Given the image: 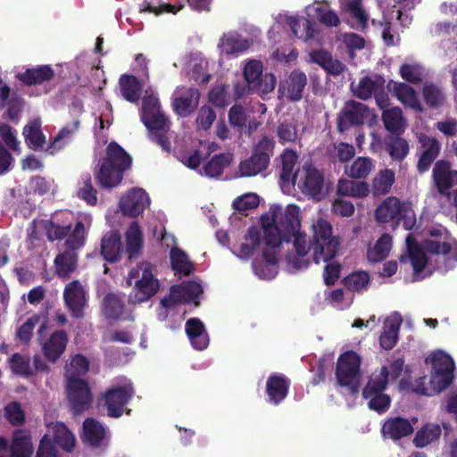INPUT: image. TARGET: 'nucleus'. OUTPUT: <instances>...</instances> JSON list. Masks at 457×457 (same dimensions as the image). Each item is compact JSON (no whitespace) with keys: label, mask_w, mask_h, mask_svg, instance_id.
Instances as JSON below:
<instances>
[{"label":"nucleus","mask_w":457,"mask_h":457,"mask_svg":"<svg viewBox=\"0 0 457 457\" xmlns=\"http://www.w3.org/2000/svg\"><path fill=\"white\" fill-rule=\"evenodd\" d=\"M270 212L271 216L265 214L261 217L264 242L268 246L276 248L282 242L293 239L296 253L291 260L294 268L299 270L309 266L310 262L305 256L311 250L316 264L336 257L340 242L332 236V226L328 220L320 218L312 225V239L307 245L306 235L300 231V208L296 204H288L285 212L280 206L274 205Z\"/></svg>","instance_id":"f257e3e1"},{"label":"nucleus","mask_w":457,"mask_h":457,"mask_svg":"<svg viewBox=\"0 0 457 457\" xmlns=\"http://www.w3.org/2000/svg\"><path fill=\"white\" fill-rule=\"evenodd\" d=\"M131 163L130 155L118 143L111 142L106 147L105 156L95 170L94 175L97 184L104 189L118 187Z\"/></svg>","instance_id":"f03ea898"},{"label":"nucleus","mask_w":457,"mask_h":457,"mask_svg":"<svg viewBox=\"0 0 457 457\" xmlns=\"http://www.w3.org/2000/svg\"><path fill=\"white\" fill-rule=\"evenodd\" d=\"M154 266L147 262L138 263L128 275L127 285L132 286L128 296V303L131 305L140 304L151 299L160 288L159 279L154 274Z\"/></svg>","instance_id":"7ed1b4c3"},{"label":"nucleus","mask_w":457,"mask_h":457,"mask_svg":"<svg viewBox=\"0 0 457 457\" xmlns=\"http://www.w3.org/2000/svg\"><path fill=\"white\" fill-rule=\"evenodd\" d=\"M378 222H394L398 225L403 222L406 230H411L416 224V216L411 202L400 201L395 196H388L375 210Z\"/></svg>","instance_id":"20e7f679"},{"label":"nucleus","mask_w":457,"mask_h":457,"mask_svg":"<svg viewBox=\"0 0 457 457\" xmlns=\"http://www.w3.org/2000/svg\"><path fill=\"white\" fill-rule=\"evenodd\" d=\"M275 141L273 138L263 136L253 148L249 158L240 162L238 165L239 178L253 177L265 171L273 155Z\"/></svg>","instance_id":"39448f33"},{"label":"nucleus","mask_w":457,"mask_h":457,"mask_svg":"<svg viewBox=\"0 0 457 457\" xmlns=\"http://www.w3.org/2000/svg\"><path fill=\"white\" fill-rule=\"evenodd\" d=\"M361 358L353 351L342 353L337 362L336 378L337 384L346 387L351 395L359 392L361 386Z\"/></svg>","instance_id":"423d86ee"},{"label":"nucleus","mask_w":457,"mask_h":457,"mask_svg":"<svg viewBox=\"0 0 457 457\" xmlns=\"http://www.w3.org/2000/svg\"><path fill=\"white\" fill-rule=\"evenodd\" d=\"M53 431V441L48 435H44L40 439L36 457H60L55 445L67 453L72 452L76 439L70 429L62 422L48 425Z\"/></svg>","instance_id":"0eeeda50"},{"label":"nucleus","mask_w":457,"mask_h":457,"mask_svg":"<svg viewBox=\"0 0 457 457\" xmlns=\"http://www.w3.org/2000/svg\"><path fill=\"white\" fill-rule=\"evenodd\" d=\"M428 361H430L432 366L429 378L431 390L434 393H440L453 383L455 370L454 361L449 354L443 351L435 352L430 358L426 359L427 362Z\"/></svg>","instance_id":"6e6552de"},{"label":"nucleus","mask_w":457,"mask_h":457,"mask_svg":"<svg viewBox=\"0 0 457 457\" xmlns=\"http://www.w3.org/2000/svg\"><path fill=\"white\" fill-rule=\"evenodd\" d=\"M66 393L75 414H81L91 407L93 395L87 380L83 378H67Z\"/></svg>","instance_id":"1a4fd4ad"},{"label":"nucleus","mask_w":457,"mask_h":457,"mask_svg":"<svg viewBox=\"0 0 457 457\" xmlns=\"http://www.w3.org/2000/svg\"><path fill=\"white\" fill-rule=\"evenodd\" d=\"M9 368L14 375L27 378L37 373L50 372V367L38 354H35L31 359L29 355L15 353L9 359Z\"/></svg>","instance_id":"9d476101"},{"label":"nucleus","mask_w":457,"mask_h":457,"mask_svg":"<svg viewBox=\"0 0 457 457\" xmlns=\"http://www.w3.org/2000/svg\"><path fill=\"white\" fill-rule=\"evenodd\" d=\"M370 116L368 106L354 100L347 101L337 119V130L343 133L352 127L364 124Z\"/></svg>","instance_id":"9b49d317"},{"label":"nucleus","mask_w":457,"mask_h":457,"mask_svg":"<svg viewBox=\"0 0 457 457\" xmlns=\"http://www.w3.org/2000/svg\"><path fill=\"white\" fill-rule=\"evenodd\" d=\"M134 395L135 391L130 384L107 389L103 397L108 416L115 419L120 418L124 412L125 406Z\"/></svg>","instance_id":"f8f14e48"},{"label":"nucleus","mask_w":457,"mask_h":457,"mask_svg":"<svg viewBox=\"0 0 457 457\" xmlns=\"http://www.w3.org/2000/svg\"><path fill=\"white\" fill-rule=\"evenodd\" d=\"M141 120L150 131L169 129L168 120L161 111L160 101L155 96L143 98Z\"/></svg>","instance_id":"ddd939ff"},{"label":"nucleus","mask_w":457,"mask_h":457,"mask_svg":"<svg viewBox=\"0 0 457 457\" xmlns=\"http://www.w3.org/2000/svg\"><path fill=\"white\" fill-rule=\"evenodd\" d=\"M63 300L73 318H84V310L87 306V300L86 292L79 280H73L65 286Z\"/></svg>","instance_id":"4468645a"},{"label":"nucleus","mask_w":457,"mask_h":457,"mask_svg":"<svg viewBox=\"0 0 457 457\" xmlns=\"http://www.w3.org/2000/svg\"><path fill=\"white\" fill-rule=\"evenodd\" d=\"M432 179L437 192L442 195H450V190L457 185V170L452 169V163L445 160L436 162Z\"/></svg>","instance_id":"2eb2a0df"},{"label":"nucleus","mask_w":457,"mask_h":457,"mask_svg":"<svg viewBox=\"0 0 457 457\" xmlns=\"http://www.w3.org/2000/svg\"><path fill=\"white\" fill-rule=\"evenodd\" d=\"M306 85L307 77L305 73L295 69L285 79L280 81L278 93L291 102H297L303 98Z\"/></svg>","instance_id":"dca6fc26"},{"label":"nucleus","mask_w":457,"mask_h":457,"mask_svg":"<svg viewBox=\"0 0 457 457\" xmlns=\"http://www.w3.org/2000/svg\"><path fill=\"white\" fill-rule=\"evenodd\" d=\"M419 143L420 144V154L417 162V170L419 173L428 171L437 158L441 145L435 137H430L425 134H420L419 137Z\"/></svg>","instance_id":"f3484780"},{"label":"nucleus","mask_w":457,"mask_h":457,"mask_svg":"<svg viewBox=\"0 0 457 457\" xmlns=\"http://www.w3.org/2000/svg\"><path fill=\"white\" fill-rule=\"evenodd\" d=\"M149 198L145 190L133 188L120 201V209L123 215L135 218L141 214Z\"/></svg>","instance_id":"a211bd4d"},{"label":"nucleus","mask_w":457,"mask_h":457,"mask_svg":"<svg viewBox=\"0 0 457 457\" xmlns=\"http://www.w3.org/2000/svg\"><path fill=\"white\" fill-rule=\"evenodd\" d=\"M68 340L64 330L53 332L44 343H41L45 358L52 363L57 362L66 350Z\"/></svg>","instance_id":"6ab92c4d"},{"label":"nucleus","mask_w":457,"mask_h":457,"mask_svg":"<svg viewBox=\"0 0 457 457\" xmlns=\"http://www.w3.org/2000/svg\"><path fill=\"white\" fill-rule=\"evenodd\" d=\"M9 453L11 457L33 456L34 445L31 433L29 429L18 428L12 432Z\"/></svg>","instance_id":"aec40b11"},{"label":"nucleus","mask_w":457,"mask_h":457,"mask_svg":"<svg viewBox=\"0 0 457 457\" xmlns=\"http://www.w3.org/2000/svg\"><path fill=\"white\" fill-rule=\"evenodd\" d=\"M101 255L110 263L118 262L123 253L121 236L118 230H110L101 240Z\"/></svg>","instance_id":"412c9836"},{"label":"nucleus","mask_w":457,"mask_h":457,"mask_svg":"<svg viewBox=\"0 0 457 457\" xmlns=\"http://www.w3.org/2000/svg\"><path fill=\"white\" fill-rule=\"evenodd\" d=\"M291 380L284 374L272 373L266 382V392L271 403L278 405L288 395Z\"/></svg>","instance_id":"4be33fe9"},{"label":"nucleus","mask_w":457,"mask_h":457,"mask_svg":"<svg viewBox=\"0 0 457 457\" xmlns=\"http://www.w3.org/2000/svg\"><path fill=\"white\" fill-rule=\"evenodd\" d=\"M304 177L301 189L303 194L311 195L312 197H320L322 194L324 187V176L321 171L312 164H304L303 167Z\"/></svg>","instance_id":"5701e85b"},{"label":"nucleus","mask_w":457,"mask_h":457,"mask_svg":"<svg viewBox=\"0 0 457 457\" xmlns=\"http://www.w3.org/2000/svg\"><path fill=\"white\" fill-rule=\"evenodd\" d=\"M200 96L197 88H187L185 96L173 98L171 105L174 112L182 118L188 117L197 109Z\"/></svg>","instance_id":"b1692460"},{"label":"nucleus","mask_w":457,"mask_h":457,"mask_svg":"<svg viewBox=\"0 0 457 457\" xmlns=\"http://www.w3.org/2000/svg\"><path fill=\"white\" fill-rule=\"evenodd\" d=\"M79 127L80 119L74 117L71 123L66 124L60 129L57 135L54 137L50 145L47 147L46 152L54 155L70 145Z\"/></svg>","instance_id":"393cba45"},{"label":"nucleus","mask_w":457,"mask_h":457,"mask_svg":"<svg viewBox=\"0 0 457 457\" xmlns=\"http://www.w3.org/2000/svg\"><path fill=\"white\" fill-rule=\"evenodd\" d=\"M381 431L385 436L395 441L411 435L413 427L408 419L393 417L385 421Z\"/></svg>","instance_id":"a878e982"},{"label":"nucleus","mask_w":457,"mask_h":457,"mask_svg":"<svg viewBox=\"0 0 457 457\" xmlns=\"http://www.w3.org/2000/svg\"><path fill=\"white\" fill-rule=\"evenodd\" d=\"M185 328L187 336L195 349L202 351L207 348L209 337L202 320L197 318H191L187 320Z\"/></svg>","instance_id":"bb28decb"},{"label":"nucleus","mask_w":457,"mask_h":457,"mask_svg":"<svg viewBox=\"0 0 457 457\" xmlns=\"http://www.w3.org/2000/svg\"><path fill=\"white\" fill-rule=\"evenodd\" d=\"M54 77V69L51 65L46 64L27 69L24 72L19 74L18 79L27 86H33L50 81Z\"/></svg>","instance_id":"cd10ccee"},{"label":"nucleus","mask_w":457,"mask_h":457,"mask_svg":"<svg viewBox=\"0 0 457 457\" xmlns=\"http://www.w3.org/2000/svg\"><path fill=\"white\" fill-rule=\"evenodd\" d=\"M287 24L293 34L303 41L313 38L319 33L316 22L303 17H290L287 20Z\"/></svg>","instance_id":"c85d7f7f"},{"label":"nucleus","mask_w":457,"mask_h":457,"mask_svg":"<svg viewBox=\"0 0 457 457\" xmlns=\"http://www.w3.org/2000/svg\"><path fill=\"white\" fill-rule=\"evenodd\" d=\"M395 182V173L391 169L380 170L371 181L370 190L373 196H381L390 193L392 186Z\"/></svg>","instance_id":"c756f323"},{"label":"nucleus","mask_w":457,"mask_h":457,"mask_svg":"<svg viewBox=\"0 0 457 457\" xmlns=\"http://www.w3.org/2000/svg\"><path fill=\"white\" fill-rule=\"evenodd\" d=\"M370 193V184L366 181H355L341 179L337 182V194L339 196L363 198Z\"/></svg>","instance_id":"7c9ffc66"},{"label":"nucleus","mask_w":457,"mask_h":457,"mask_svg":"<svg viewBox=\"0 0 457 457\" xmlns=\"http://www.w3.org/2000/svg\"><path fill=\"white\" fill-rule=\"evenodd\" d=\"M84 441L92 447H100L105 437L103 425L93 418H87L83 422Z\"/></svg>","instance_id":"2f4dec72"},{"label":"nucleus","mask_w":457,"mask_h":457,"mask_svg":"<svg viewBox=\"0 0 457 457\" xmlns=\"http://www.w3.org/2000/svg\"><path fill=\"white\" fill-rule=\"evenodd\" d=\"M119 84L124 99L130 103L138 102L142 92V85L136 76L123 74L119 79Z\"/></svg>","instance_id":"473e14b6"},{"label":"nucleus","mask_w":457,"mask_h":457,"mask_svg":"<svg viewBox=\"0 0 457 457\" xmlns=\"http://www.w3.org/2000/svg\"><path fill=\"white\" fill-rule=\"evenodd\" d=\"M393 91L403 104L416 112H423L422 105L413 87L405 83H394Z\"/></svg>","instance_id":"72a5a7b5"},{"label":"nucleus","mask_w":457,"mask_h":457,"mask_svg":"<svg viewBox=\"0 0 457 457\" xmlns=\"http://www.w3.org/2000/svg\"><path fill=\"white\" fill-rule=\"evenodd\" d=\"M233 161L231 153L215 154L204 165L203 174L209 178H219Z\"/></svg>","instance_id":"f704fd0d"},{"label":"nucleus","mask_w":457,"mask_h":457,"mask_svg":"<svg viewBox=\"0 0 457 457\" xmlns=\"http://www.w3.org/2000/svg\"><path fill=\"white\" fill-rule=\"evenodd\" d=\"M388 384V368L383 366L378 374H372L362 390L363 398L384 393Z\"/></svg>","instance_id":"c9c22d12"},{"label":"nucleus","mask_w":457,"mask_h":457,"mask_svg":"<svg viewBox=\"0 0 457 457\" xmlns=\"http://www.w3.org/2000/svg\"><path fill=\"white\" fill-rule=\"evenodd\" d=\"M78 254L74 252L64 251L54 259L55 272L59 278H68L76 270Z\"/></svg>","instance_id":"e433bc0d"},{"label":"nucleus","mask_w":457,"mask_h":457,"mask_svg":"<svg viewBox=\"0 0 457 457\" xmlns=\"http://www.w3.org/2000/svg\"><path fill=\"white\" fill-rule=\"evenodd\" d=\"M126 253L129 259L136 258L143 247V234L137 221H133L126 231Z\"/></svg>","instance_id":"4c0bfd02"},{"label":"nucleus","mask_w":457,"mask_h":457,"mask_svg":"<svg viewBox=\"0 0 457 457\" xmlns=\"http://www.w3.org/2000/svg\"><path fill=\"white\" fill-rule=\"evenodd\" d=\"M402 320H393L387 318L384 321L383 332L379 337L380 346L385 350H391L395 347L398 340V332Z\"/></svg>","instance_id":"58836bf2"},{"label":"nucleus","mask_w":457,"mask_h":457,"mask_svg":"<svg viewBox=\"0 0 457 457\" xmlns=\"http://www.w3.org/2000/svg\"><path fill=\"white\" fill-rule=\"evenodd\" d=\"M298 156L293 149L287 148L280 154L282 169L280 172V180L284 183L293 182L296 180V172L295 167L297 162Z\"/></svg>","instance_id":"ea45409f"},{"label":"nucleus","mask_w":457,"mask_h":457,"mask_svg":"<svg viewBox=\"0 0 457 457\" xmlns=\"http://www.w3.org/2000/svg\"><path fill=\"white\" fill-rule=\"evenodd\" d=\"M221 52L226 54L243 53L250 47V42L239 35H224L219 44Z\"/></svg>","instance_id":"a19ab883"},{"label":"nucleus","mask_w":457,"mask_h":457,"mask_svg":"<svg viewBox=\"0 0 457 457\" xmlns=\"http://www.w3.org/2000/svg\"><path fill=\"white\" fill-rule=\"evenodd\" d=\"M382 120L386 130L400 133L403 130L405 120L399 107L386 109L382 112Z\"/></svg>","instance_id":"79ce46f5"},{"label":"nucleus","mask_w":457,"mask_h":457,"mask_svg":"<svg viewBox=\"0 0 457 457\" xmlns=\"http://www.w3.org/2000/svg\"><path fill=\"white\" fill-rule=\"evenodd\" d=\"M172 270L179 274L188 276L194 270V266L189 262L187 253L179 247H173L170 253Z\"/></svg>","instance_id":"37998d69"},{"label":"nucleus","mask_w":457,"mask_h":457,"mask_svg":"<svg viewBox=\"0 0 457 457\" xmlns=\"http://www.w3.org/2000/svg\"><path fill=\"white\" fill-rule=\"evenodd\" d=\"M125 304L122 299L113 293L107 294L104 298L103 312L106 319L120 320L124 312Z\"/></svg>","instance_id":"c03bdc74"},{"label":"nucleus","mask_w":457,"mask_h":457,"mask_svg":"<svg viewBox=\"0 0 457 457\" xmlns=\"http://www.w3.org/2000/svg\"><path fill=\"white\" fill-rule=\"evenodd\" d=\"M374 162L369 157H357L349 167H345V174L352 179H366L374 169Z\"/></svg>","instance_id":"a18cd8bd"},{"label":"nucleus","mask_w":457,"mask_h":457,"mask_svg":"<svg viewBox=\"0 0 457 457\" xmlns=\"http://www.w3.org/2000/svg\"><path fill=\"white\" fill-rule=\"evenodd\" d=\"M422 96L426 104L432 109L442 106L445 100L443 90L433 83H426L423 86Z\"/></svg>","instance_id":"49530a36"},{"label":"nucleus","mask_w":457,"mask_h":457,"mask_svg":"<svg viewBox=\"0 0 457 457\" xmlns=\"http://www.w3.org/2000/svg\"><path fill=\"white\" fill-rule=\"evenodd\" d=\"M23 135L26 141L35 149L42 147L45 144L46 138L41 130V123L37 120H31L24 127Z\"/></svg>","instance_id":"de8ad7c7"},{"label":"nucleus","mask_w":457,"mask_h":457,"mask_svg":"<svg viewBox=\"0 0 457 457\" xmlns=\"http://www.w3.org/2000/svg\"><path fill=\"white\" fill-rule=\"evenodd\" d=\"M386 151L389 154L393 160L401 162L409 154V144L403 137H391L386 143Z\"/></svg>","instance_id":"09e8293b"},{"label":"nucleus","mask_w":457,"mask_h":457,"mask_svg":"<svg viewBox=\"0 0 457 457\" xmlns=\"http://www.w3.org/2000/svg\"><path fill=\"white\" fill-rule=\"evenodd\" d=\"M77 195L89 205L94 206L97 204V191L93 187L92 177L89 173L82 174L81 186Z\"/></svg>","instance_id":"8fccbe9b"},{"label":"nucleus","mask_w":457,"mask_h":457,"mask_svg":"<svg viewBox=\"0 0 457 457\" xmlns=\"http://www.w3.org/2000/svg\"><path fill=\"white\" fill-rule=\"evenodd\" d=\"M370 275L366 271H354L343 279L345 287L352 292H360L370 284Z\"/></svg>","instance_id":"3c124183"},{"label":"nucleus","mask_w":457,"mask_h":457,"mask_svg":"<svg viewBox=\"0 0 457 457\" xmlns=\"http://www.w3.org/2000/svg\"><path fill=\"white\" fill-rule=\"evenodd\" d=\"M384 82L385 80L382 78L379 80H373L370 77L365 76L360 79L358 87L354 90V95L362 100L370 99L376 89L384 85Z\"/></svg>","instance_id":"603ef678"},{"label":"nucleus","mask_w":457,"mask_h":457,"mask_svg":"<svg viewBox=\"0 0 457 457\" xmlns=\"http://www.w3.org/2000/svg\"><path fill=\"white\" fill-rule=\"evenodd\" d=\"M4 418L13 427L22 426L26 421L25 411L19 402H10L4 406Z\"/></svg>","instance_id":"864d4df0"},{"label":"nucleus","mask_w":457,"mask_h":457,"mask_svg":"<svg viewBox=\"0 0 457 457\" xmlns=\"http://www.w3.org/2000/svg\"><path fill=\"white\" fill-rule=\"evenodd\" d=\"M88 360L82 354H76L66 365V377L67 378H80L81 375L88 371Z\"/></svg>","instance_id":"5fc2aeb1"},{"label":"nucleus","mask_w":457,"mask_h":457,"mask_svg":"<svg viewBox=\"0 0 457 457\" xmlns=\"http://www.w3.org/2000/svg\"><path fill=\"white\" fill-rule=\"evenodd\" d=\"M392 248V237L388 234H383L376 242L373 251L369 253V258L372 262H381L385 260Z\"/></svg>","instance_id":"6e6d98bb"},{"label":"nucleus","mask_w":457,"mask_h":457,"mask_svg":"<svg viewBox=\"0 0 457 457\" xmlns=\"http://www.w3.org/2000/svg\"><path fill=\"white\" fill-rule=\"evenodd\" d=\"M202 286L195 281H189L184 286H172L170 293L173 297L182 298L188 296L189 300H195L203 294Z\"/></svg>","instance_id":"4d7b16f0"},{"label":"nucleus","mask_w":457,"mask_h":457,"mask_svg":"<svg viewBox=\"0 0 457 457\" xmlns=\"http://www.w3.org/2000/svg\"><path fill=\"white\" fill-rule=\"evenodd\" d=\"M43 228L49 241L61 240L71 231V226H60L50 220H41Z\"/></svg>","instance_id":"13d9d810"},{"label":"nucleus","mask_w":457,"mask_h":457,"mask_svg":"<svg viewBox=\"0 0 457 457\" xmlns=\"http://www.w3.org/2000/svg\"><path fill=\"white\" fill-rule=\"evenodd\" d=\"M66 251L74 252L84 245L85 243V226L83 222L78 221L73 231L66 237Z\"/></svg>","instance_id":"bf43d9fd"},{"label":"nucleus","mask_w":457,"mask_h":457,"mask_svg":"<svg viewBox=\"0 0 457 457\" xmlns=\"http://www.w3.org/2000/svg\"><path fill=\"white\" fill-rule=\"evenodd\" d=\"M277 137L278 142L283 145L293 144L298 138L297 128L295 124L288 121L280 122L277 128Z\"/></svg>","instance_id":"052dcab7"},{"label":"nucleus","mask_w":457,"mask_h":457,"mask_svg":"<svg viewBox=\"0 0 457 457\" xmlns=\"http://www.w3.org/2000/svg\"><path fill=\"white\" fill-rule=\"evenodd\" d=\"M440 434L441 429L438 426H425L416 433L413 443L417 447H424L438 438Z\"/></svg>","instance_id":"680f3d73"},{"label":"nucleus","mask_w":457,"mask_h":457,"mask_svg":"<svg viewBox=\"0 0 457 457\" xmlns=\"http://www.w3.org/2000/svg\"><path fill=\"white\" fill-rule=\"evenodd\" d=\"M40 320L39 315H33L29 318L19 328L17 329V338L23 344H28L32 337L33 330Z\"/></svg>","instance_id":"e2e57ef3"},{"label":"nucleus","mask_w":457,"mask_h":457,"mask_svg":"<svg viewBox=\"0 0 457 457\" xmlns=\"http://www.w3.org/2000/svg\"><path fill=\"white\" fill-rule=\"evenodd\" d=\"M262 74V63L260 61L252 60L248 62L244 69V77L249 86L258 82Z\"/></svg>","instance_id":"0e129e2a"},{"label":"nucleus","mask_w":457,"mask_h":457,"mask_svg":"<svg viewBox=\"0 0 457 457\" xmlns=\"http://www.w3.org/2000/svg\"><path fill=\"white\" fill-rule=\"evenodd\" d=\"M345 9L362 28L367 27L369 16L361 5V0L348 1Z\"/></svg>","instance_id":"69168bd1"},{"label":"nucleus","mask_w":457,"mask_h":457,"mask_svg":"<svg viewBox=\"0 0 457 457\" xmlns=\"http://www.w3.org/2000/svg\"><path fill=\"white\" fill-rule=\"evenodd\" d=\"M260 204L259 197L256 194H245L238 196L233 201V207L238 212H245L247 210L256 208Z\"/></svg>","instance_id":"338daca9"},{"label":"nucleus","mask_w":457,"mask_h":457,"mask_svg":"<svg viewBox=\"0 0 457 457\" xmlns=\"http://www.w3.org/2000/svg\"><path fill=\"white\" fill-rule=\"evenodd\" d=\"M424 249L419 246L409 250V257L415 273L421 272L428 264V257Z\"/></svg>","instance_id":"774afa93"}]
</instances>
